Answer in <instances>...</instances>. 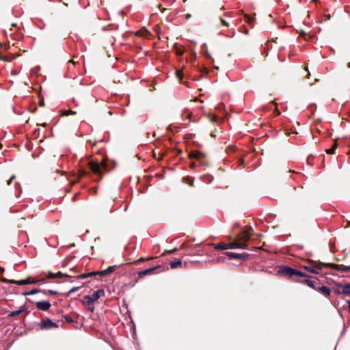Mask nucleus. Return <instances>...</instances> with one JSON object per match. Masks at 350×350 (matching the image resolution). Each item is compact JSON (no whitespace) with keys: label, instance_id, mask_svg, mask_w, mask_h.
Segmentation results:
<instances>
[{"label":"nucleus","instance_id":"12","mask_svg":"<svg viewBox=\"0 0 350 350\" xmlns=\"http://www.w3.org/2000/svg\"><path fill=\"white\" fill-rule=\"evenodd\" d=\"M319 291L321 292L323 294L325 295L326 296H328L330 295L331 291L329 288L323 286L319 288Z\"/></svg>","mask_w":350,"mask_h":350},{"label":"nucleus","instance_id":"43","mask_svg":"<svg viewBox=\"0 0 350 350\" xmlns=\"http://www.w3.org/2000/svg\"><path fill=\"white\" fill-rule=\"evenodd\" d=\"M248 32H249V31H248V30H247V29H245V33L247 34V33H248Z\"/></svg>","mask_w":350,"mask_h":350},{"label":"nucleus","instance_id":"37","mask_svg":"<svg viewBox=\"0 0 350 350\" xmlns=\"http://www.w3.org/2000/svg\"><path fill=\"white\" fill-rule=\"evenodd\" d=\"M55 278H57V277H59V276H62V275H63V274H62L60 271H59V272H57V273H55Z\"/></svg>","mask_w":350,"mask_h":350},{"label":"nucleus","instance_id":"13","mask_svg":"<svg viewBox=\"0 0 350 350\" xmlns=\"http://www.w3.org/2000/svg\"><path fill=\"white\" fill-rule=\"evenodd\" d=\"M182 265V261L179 259L172 261L170 262V267L172 269H176Z\"/></svg>","mask_w":350,"mask_h":350},{"label":"nucleus","instance_id":"21","mask_svg":"<svg viewBox=\"0 0 350 350\" xmlns=\"http://www.w3.org/2000/svg\"><path fill=\"white\" fill-rule=\"evenodd\" d=\"M245 18L247 21V22L250 25H252V23H253V21H254V18H252L250 16H249L247 14H245Z\"/></svg>","mask_w":350,"mask_h":350},{"label":"nucleus","instance_id":"38","mask_svg":"<svg viewBox=\"0 0 350 350\" xmlns=\"http://www.w3.org/2000/svg\"><path fill=\"white\" fill-rule=\"evenodd\" d=\"M335 292H336L337 294H342V293L341 292V288H340V289H336V290H335Z\"/></svg>","mask_w":350,"mask_h":350},{"label":"nucleus","instance_id":"35","mask_svg":"<svg viewBox=\"0 0 350 350\" xmlns=\"http://www.w3.org/2000/svg\"><path fill=\"white\" fill-rule=\"evenodd\" d=\"M65 319H66V321L67 322H69V323L72 322V319H71L70 317H67V316H66V317H65Z\"/></svg>","mask_w":350,"mask_h":350},{"label":"nucleus","instance_id":"31","mask_svg":"<svg viewBox=\"0 0 350 350\" xmlns=\"http://www.w3.org/2000/svg\"><path fill=\"white\" fill-rule=\"evenodd\" d=\"M199 157V153L198 152H193L190 154V158H195L198 159Z\"/></svg>","mask_w":350,"mask_h":350},{"label":"nucleus","instance_id":"28","mask_svg":"<svg viewBox=\"0 0 350 350\" xmlns=\"http://www.w3.org/2000/svg\"><path fill=\"white\" fill-rule=\"evenodd\" d=\"M85 299L87 300L88 304H92L93 302H94V300H92L91 295L85 296Z\"/></svg>","mask_w":350,"mask_h":350},{"label":"nucleus","instance_id":"9","mask_svg":"<svg viewBox=\"0 0 350 350\" xmlns=\"http://www.w3.org/2000/svg\"><path fill=\"white\" fill-rule=\"evenodd\" d=\"M338 287L341 288V292L343 295L350 296V283L345 284H338Z\"/></svg>","mask_w":350,"mask_h":350},{"label":"nucleus","instance_id":"40","mask_svg":"<svg viewBox=\"0 0 350 350\" xmlns=\"http://www.w3.org/2000/svg\"><path fill=\"white\" fill-rule=\"evenodd\" d=\"M346 270H347V271H350V265H349V266H347V269H346Z\"/></svg>","mask_w":350,"mask_h":350},{"label":"nucleus","instance_id":"17","mask_svg":"<svg viewBox=\"0 0 350 350\" xmlns=\"http://www.w3.org/2000/svg\"><path fill=\"white\" fill-rule=\"evenodd\" d=\"M337 147H338V144L335 142L331 148L326 150V152L328 154H334L336 149L337 148Z\"/></svg>","mask_w":350,"mask_h":350},{"label":"nucleus","instance_id":"36","mask_svg":"<svg viewBox=\"0 0 350 350\" xmlns=\"http://www.w3.org/2000/svg\"><path fill=\"white\" fill-rule=\"evenodd\" d=\"M176 250H177V248H174V249H173V250H169V251H166L165 252H167V253L172 254V253L175 252Z\"/></svg>","mask_w":350,"mask_h":350},{"label":"nucleus","instance_id":"48","mask_svg":"<svg viewBox=\"0 0 350 350\" xmlns=\"http://www.w3.org/2000/svg\"><path fill=\"white\" fill-rule=\"evenodd\" d=\"M348 67L350 68V64H349Z\"/></svg>","mask_w":350,"mask_h":350},{"label":"nucleus","instance_id":"8","mask_svg":"<svg viewBox=\"0 0 350 350\" xmlns=\"http://www.w3.org/2000/svg\"><path fill=\"white\" fill-rule=\"evenodd\" d=\"M323 265L325 266H329V267H332V269L337 270L338 271H340V272H347V271L346 270L347 266H345L342 265L327 264V263H324Z\"/></svg>","mask_w":350,"mask_h":350},{"label":"nucleus","instance_id":"1","mask_svg":"<svg viewBox=\"0 0 350 350\" xmlns=\"http://www.w3.org/2000/svg\"><path fill=\"white\" fill-rule=\"evenodd\" d=\"M252 234V228H250L245 231L243 232L242 234L239 235L238 239L240 241H243V243H239V242H233L230 244L229 248H241V249H246L247 247V244L246 242L250 239V237Z\"/></svg>","mask_w":350,"mask_h":350},{"label":"nucleus","instance_id":"10","mask_svg":"<svg viewBox=\"0 0 350 350\" xmlns=\"http://www.w3.org/2000/svg\"><path fill=\"white\" fill-rule=\"evenodd\" d=\"M105 294L104 291L102 289L97 290L94 292L91 295L92 300L94 301L98 299L100 297L103 296Z\"/></svg>","mask_w":350,"mask_h":350},{"label":"nucleus","instance_id":"16","mask_svg":"<svg viewBox=\"0 0 350 350\" xmlns=\"http://www.w3.org/2000/svg\"><path fill=\"white\" fill-rule=\"evenodd\" d=\"M23 311H24V308L22 307L19 310L11 312L10 313L9 316L11 317H16V316L20 314Z\"/></svg>","mask_w":350,"mask_h":350},{"label":"nucleus","instance_id":"11","mask_svg":"<svg viewBox=\"0 0 350 350\" xmlns=\"http://www.w3.org/2000/svg\"><path fill=\"white\" fill-rule=\"evenodd\" d=\"M156 269H157V267H152V268H150V269L142 271L141 272L139 273V275L140 276H144V275H146L148 274H151V273H152L154 271V270Z\"/></svg>","mask_w":350,"mask_h":350},{"label":"nucleus","instance_id":"32","mask_svg":"<svg viewBox=\"0 0 350 350\" xmlns=\"http://www.w3.org/2000/svg\"><path fill=\"white\" fill-rule=\"evenodd\" d=\"M176 53L178 55H182L183 54V51L181 49H176Z\"/></svg>","mask_w":350,"mask_h":350},{"label":"nucleus","instance_id":"20","mask_svg":"<svg viewBox=\"0 0 350 350\" xmlns=\"http://www.w3.org/2000/svg\"><path fill=\"white\" fill-rule=\"evenodd\" d=\"M14 57L13 55H10V56L3 55V57L1 58V60L10 62L14 59Z\"/></svg>","mask_w":350,"mask_h":350},{"label":"nucleus","instance_id":"22","mask_svg":"<svg viewBox=\"0 0 350 350\" xmlns=\"http://www.w3.org/2000/svg\"><path fill=\"white\" fill-rule=\"evenodd\" d=\"M115 268H116V266H115V265H114V266H110V267H109L107 269H105V270H106V272H107V274L108 275V274H109V273H111L113 272V271H114V270H115Z\"/></svg>","mask_w":350,"mask_h":350},{"label":"nucleus","instance_id":"33","mask_svg":"<svg viewBox=\"0 0 350 350\" xmlns=\"http://www.w3.org/2000/svg\"><path fill=\"white\" fill-rule=\"evenodd\" d=\"M48 277L50 278H55V273L49 272Z\"/></svg>","mask_w":350,"mask_h":350},{"label":"nucleus","instance_id":"23","mask_svg":"<svg viewBox=\"0 0 350 350\" xmlns=\"http://www.w3.org/2000/svg\"><path fill=\"white\" fill-rule=\"evenodd\" d=\"M38 292H39V291H38V290H37V289H33V290H31V291H29V292H26V293H25L23 295H34V294L37 293Z\"/></svg>","mask_w":350,"mask_h":350},{"label":"nucleus","instance_id":"5","mask_svg":"<svg viewBox=\"0 0 350 350\" xmlns=\"http://www.w3.org/2000/svg\"><path fill=\"white\" fill-rule=\"evenodd\" d=\"M321 265L322 263H316L311 266H305L304 268L310 271V273L318 274L319 271L321 270Z\"/></svg>","mask_w":350,"mask_h":350},{"label":"nucleus","instance_id":"7","mask_svg":"<svg viewBox=\"0 0 350 350\" xmlns=\"http://www.w3.org/2000/svg\"><path fill=\"white\" fill-rule=\"evenodd\" d=\"M36 307L39 310L47 311L51 307V304L47 301H38L36 303Z\"/></svg>","mask_w":350,"mask_h":350},{"label":"nucleus","instance_id":"25","mask_svg":"<svg viewBox=\"0 0 350 350\" xmlns=\"http://www.w3.org/2000/svg\"><path fill=\"white\" fill-rule=\"evenodd\" d=\"M150 34V32L147 29H144L140 32V35L143 37H147Z\"/></svg>","mask_w":350,"mask_h":350},{"label":"nucleus","instance_id":"47","mask_svg":"<svg viewBox=\"0 0 350 350\" xmlns=\"http://www.w3.org/2000/svg\"><path fill=\"white\" fill-rule=\"evenodd\" d=\"M224 16H228V14H224Z\"/></svg>","mask_w":350,"mask_h":350},{"label":"nucleus","instance_id":"19","mask_svg":"<svg viewBox=\"0 0 350 350\" xmlns=\"http://www.w3.org/2000/svg\"><path fill=\"white\" fill-rule=\"evenodd\" d=\"M301 282L307 284L310 288H314V282L310 280L306 279V280H304L303 281H301Z\"/></svg>","mask_w":350,"mask_h":350},{"label":"nucleus","instance_id":"24","mask_svg":"<svg viewBox=\"0 0 350 350\" xmlns=\"http://www.w3.org/2000/svg\"><path fill=\"white\" fill-rule=\"evenodd\" d=\"M219 21H220L221 23L222 24V25H224L225 27H229V23L224 18L220 17Z\"/></svg>","mask_w":350,"mask_h":350},{"label":"nucleus","instance_id":"27","mask_svg":"<svg viewBox=\"0 0 350 350\" xmlns=\"http://www.w3.org/2000/svg\"><path fill=\"white\" fill-rule=\"evenodd\" d=\"M202 178H203V180H202L203 181L208 182V183H211L213 179L212 176H206L203 177Z\"/></svg>","mask_w":350,"mask_h":350},{"label":"nucleus","instance_id":"26","mask_svg":"<svg viewBox=\"0 0 350 350\" xmlns=\"http://www.w3.org/2000/svg\"><path fill=\"white\" fill-rule=\"evenodd\" d=\"M40 281L44 282V279H42V280H40ZM38 282H40V280H30L29 279L26 280V282H28V284H36Z\"/></svg>","mask_w":350,"mask_h":350},{"label":"nucleus","instance_id":"39","mask_svg":"<svg viewBox=\"0 0 350 350\" xmlns=\"http://www.w3.org/2000/svg\"><path fill=\"white\" fill-rule=\"evenodd\" d=\"M68 114H75V111H68L66 115H68Z\"/></svg>","mask_w":350,"mask_h":350},{"label":"nucleus","instance_id":"3","mask_svg":"<svg viewBox=\"0 0 350 350\" xmlns=\"http://www.w3.org/2000/svg\"><path fill=\"white\" fill-rule=\"evenodd\" d=\"M90 167L94 174L99 176V180L101 179L102 172L106 169V165L102 162L99 163L96 161H92L89 163Z\"/></svg>","mask_w":350,"mask_h":350},{"label":"nucleus","instance_id":"15","mask_svg":"<svg viewBox=\"0 0 350 350\" xmlns=\"http://www.w3.org/2000/svg\"><path fill=\"white\" fill-rule=\"evenodd\" d=\"M228 248H229L228 244H226V243L217 244L215 245V249L217 250H227Z\"/></svg>","mask_w":350,"mask_h":350},{"label":"nucleus","instance_id":"2","mask_svg":"<svg viewBox=\"0 0 350 350\" xmlns=\"http://www.w3.org/2000/svg\"><path fill=\"white\" fill-rule=\"evenodd\" d=\"M278 273L283 276L292 277L293 275H297L303 278L307 277L305 273L287 266L281 267L278 270Z\"/></svg>","mask_w":350,"mask_h":350},{"label":"nucleus","instance_id":"44","mask_svg":"<svg viewBox=\"0 0 350 350\" xmlns=\"http://www.w3.org/2000/svg\"><path fill=\"white\" fill-rule=\"evenodd\" d=\"M190 17H191V15H190V14H187V18H190Z\"/></svg>","mask_w":350,"mask_h":350},{"label":"nucleus","instance_id":"42","mask_svg":"<svg viewBox=\"0 0 350 350\" xmlns=\"http://www.w3.org/2000/svg\"><path fill=\"white\" fill-rule=\"evenodd\" d=\"M49 292L52 294H55L56 293L55 291H49Z\"/></svg>","mask_w":350,"mask_h":350},{"label":"nucleus","instance_id":"30","mask_svg":"<svg viewBox=\"0 0 350 350\" xmlns=\"http://www.w3.org/2000/svg\"><path fill=\"white\" fill-rule=\"evenodd\" d=\"M78 289H79V287H73V288H72L71 289L69 290L68 293V295H70V294L77 291Z\"/></svg>","mask_w":350,"mask_h":350},{"label":"nucleus","instance_id":"41","mask_svg":"<svg viewBox=\"0 0 350 350\" xmlns=\"http://www.w3.org/2000/svg\"><path fill=\"white\" fill-rule=\"evenodd\" d=\"M347 303H348L349 309L350 310V300H348Z\"/></svg>","mask_w":350,"mask_h":350},{"label":"nucleus","instance_id":"29","mask_svg":"<svg viewBox=\"0 0 350 350\" xmlns=\"http://www.w3.org/2000/svg\"><path fill=\"white\" fill-rule=\"evenodd\" d=\"M184 116H185V117H186V118H187V119H189H189H190V117H191V113L190 112H189V111H184V112H183V113H182V116L183 117Z\"/></svg>","mask_w":350,"mask_h":350},{"label":"nucleus","instance_id":"34","mask_svg":"<svg viewBox=\"0 0 350 350\" xmlns=\"http://www.w3.org/2000/svg\"><path fill=\"white\" fill-rule=\"evenodd\" d=\"M15 178V176H12L11 178L8 180L7 183L8 185H10L12 180Z\"/></svg>","mask_w":350,"mask_h":350},{"label":"nucleus","instance_id":"4","mask_svg":"<svg viewBox=\"0 0 350 350\" xmlns=\"http://www.w3.org/2000/svg\"><path fill=\"white\" fill-rule=\"evenodd\" d=\"M40 327L42 329H49L51 328H57L58 327V325L56 323L53 322L49 319H46L41 321L39 324Z\"/></svg>","mask_w":350,"mask_h":350},{"label":"nucleus","instance_id":"46","mask_svg":"<svg viewBox=\"0 0 350 350\" xmlns=\"http://www.w3.org/2000/svg\"><path fill=\"white\" fill-rule=\"evenodd\" d=\"M1 272L3 271V269L0 267Z\"/></svg>","mask_w":350,"mask_h":350},{"label":"nucleus","instance_id":"18","mask_svg":"<svg viewBox=\"0 0 350 350\" xmlns=\"http://www.w3.org/2000/svg\"><path fill=\"white\" fill-rule=\"evenodd\" d=\"M10 282L12 284H16L21 285V286L28 284V282H26V280H18V281L11 280Z\"/></svg>","mask_w":350,"mask_h":350},{"label":"nucleus","instance_id":"45","mask_svg":"<svg viewBox=\"0 0 350 350\" xmlns=\"http://www.w3.org/2000/svg\"><path fill=\"white\" fill-rule=\"evenodd\" d=\"M2 57H3V55H1L0 54V59H1V58H2Z\"/></svg>","mask_w":350,"mask_h":350},{"label":"nucleus","instance_id":"6","mask_svg":"<svg viewBox=\"0 0 350 350\" xmlns=\"http://www.w3.org/2000/svg\"><path fill=\"white\" fill-rule=\"evenodd\" d=\"M226 255L229 258L234 259H244L248 256L247 253L237 254L234 252H226Z\"/></svg>","mask_w":350,"mask_h":350},{"label":"nucleus","instance_id":"14","mask_svg":"<svg viewBox=\"0 0 350 350\" xmlns=\"http://www.w3.org/2000/svg\"><path fill=\"white\" fill-rule=\"evenodd\" d=\"M93 274H95V275L96 274H98V275H100L101 276H105V275H107V272H106V270L105 269V270L98 271L97 273H89L88 275L84 274V275H82L81 277L83 278H85L88 277V275H93Z\"/></svg>","mask_w":350,"mask_h":350}]
</instances>
